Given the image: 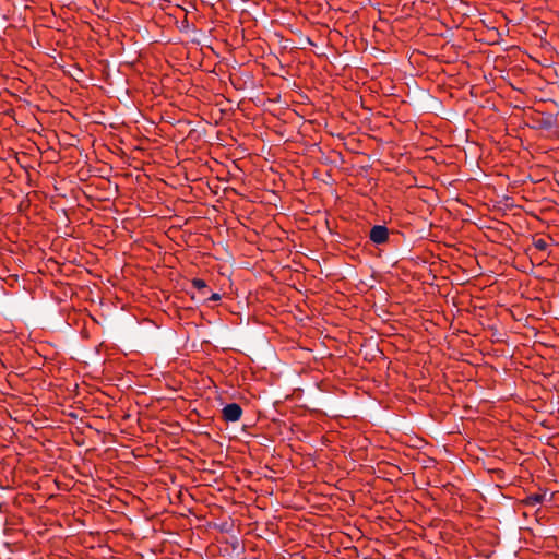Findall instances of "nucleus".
Instances as JSON below:
<instances>
[{"instance_id": "f03ea898", "label": "nucleus", "mask_w": 559, "mask_h": 559, "mask_svg": "<svg viewBox=\"0 0 559 559\" xmlns=\"http://www.w3.org/2000/svg\"><path fill=\"white\" fill-rule=\"evenodd\" d=\"M222 414H223L224 420L234 423V421H237L240 419V417L242 415V408L237 403H230V404H227L222 409Z\"/></svg>"}, {"instance_id": "39448f33", "label": "nucleus", "mask_w": 559, "mask_h": 559, "mask_svg": "<svg viewBox=\"0 0 559 559\" xmlns=\"http://www.w3.org/2000/svg\"><path fill=\"white\" fill-rule=\"evenodd\" d=\"M543 499H544L543 495L535 493V495H530L526 498L525 502H526V504L534 507V506H536L538 503H542Z\"/></svg>"}, {"instance_id": "412c9836", "label": "nucleus", "mask_w": 559, "mask_h": 559, "mask_svg": "<svg viewBox=\"0 0 559 559\" xmlns=\"http://www.w3.org/2000/svg\"><path fill=\"white\" fill-rule=\"evenodd\" d=\"M524 150H526L528 153H531V147L530 146H525Z\"/></svg>"}, {"instance_id": "f3484780", "label": "nucleus", "mask_w": 559, "mask_h": 559, "mask_svg": "<svg viewBox=\"0 0 559 559\" xmlns=\"http://www.w3.org/2000/svg\"><path fill=\"white\" fill-rule=\"evenodd\" d=\"M355 142L354 141H350V142H345V146L347 147V150H353L348 144H354Z\"/></svg>"}, {"instance_id": "a211bd4d", "label": "nucleus", "mask_w": 559, "mask_h": 559, "mask_svg": "<svg viewBox=\"0 0 559 559\" xmlns=\"http://www.w3.org/2000/svg\"><path fill=\"white\" fill-rule=\"evenodd\" d=\"M106 292H107V300H108L110 298V296H111V292H110V289L108 287L106 288Z\"/></svg>"}, {"instance_id": "4468645a", "label": "nucleus", "mask_w": 559, "mask_h": 559, "mask_svg": "<svg viewBox=\"0 0 559 559\" xmlns=\"http://www.w3.org/2000/svg\"><path fill=\"white\" fill-rule=\"evenodd\" d=\"M108 135L114 136V138H115V136H118V138H121V136H122V134H121V133L116 134V133H114V132H109V133L107 132V136H108Z\"/></svg>"}, {"instance_id": "f257e3e1", "label": "nucleus", "mask_w": 559, "mask_h": 559, "mask_svg": "<svg viewBox=\"0 0 559 559\" xmlns=\"http://www.w3.org/2000/svg\"><path fill=\"white\" fill-rule=\"evenodd\" d=\"M71 147L69 143L62 142H53V145L50 146L48 151H46V155H44V160L46 163H57L58 160L66 157V151Z\"/></svg>"}, {"instance_id": "9d476101", "label": "nucleus", "mask_w": 559, "mask_h": 559, "mask_svg": "<svg viewBox=\"0 0 559 559\" xmlns=\"http://www.w3.org/2000/svg\"><path fill=\"white\" fill-rule=\"evenodd\" d=\"M110 441H109V438L107 437V444H109ZM112 449L111 447L107 445V450H106V453H107V460H109L111 457V453H112Z\"/></svg>"}, {"instance_id": "2eb2a0df", "label": "nucleus", "mask_w": 559, "mask_h": 559, "mask_svg": "<svg viewBox=\"0 0 559 559\" xmlns=\"http://www.w3.org/2000/svg\"><path fill=\"white\" fill-rule=\"evenodd\" d=\"M544 126L547 127V128H550L551 127V120L548 119L544 122Z\"/></svg>"}, {"instance_id": "6e6552de", "label": "nucleus", "mask_w": 559, "mask_h": 559, "mask_svg": "<svg viewBox=\"0 0 559 559\" xmlns=\"http://www.w3.org/2000/svg\"><path fill=\"white\" fill-rule=\"evenodd\" d=\"M192 285L199 289V290H202L204 288H206V283L203 281V280H200V278H194L192 281Z\"/></svg>"}, {"instance_id": "f8f14e48", "label": "nucleus", "mask_w": 559, "mask_h": 559, "mask_svg": "<svg viewBox=\"0 0 559 559\" xmlns=\"http://www.w3.org/2000/svg\"><path fill=\"white\" fill-rule=\"evenodd\" d=\"M221 299V295L217 293H214L211 295L210 300L217 301Z\"/></svg>"}, {"instance_id": "7ed1b4c3", "label": "nucleus", "mask_w": 559, "mask_h": 559, "mask_svg": "<svg viewBox=\"0 0 559 559\" xmlns=\"http://www.w3.org/2000/svg\"><path fill=\"white\" fill-rule=\"evenodd\" d=\"M388 228L383 225H376L370 230V239L377 245L384 243L388 240Z\"/></svg>"}, {"instance_id": "ddd939ff", "label": "nucleus", "mask_w": 559, "mask_h": 559, "mask_svg": "<svg viewBox=\"0 0 559 559\" xmlns=\"http://www.w3.org/2000/svg\"><path fill=\"white\" fill-rule=\"evenodd\" d=\"M496 143H497V150H498L499 152H503V150H504V148H503V146L501 145V142H500V141H497Z\"/></svg>"}, {"instance_id": "dca6fc26", "label": "nucleus", "mask_w": 559, "mask_h": 559, "mask_svg": "<svg viewBox=\"0 0 559 559\" xmlns=\"http://www.w3.org/2000/svg\"><path fill=\"white\" fill-rule=\"evenodd\" d=\"M106 396H107V399H109V397L112 400L115 399V396L112 395V393L109 390H107Z\"/></svg>"}, {"instance_id": "9b49d317", "label": "nucleus", "mask_w": 559, "mask_h": 559, "mask_svg": "<svg viewBox=\"0 0 559 559\" xmlns=\"http://www.w3.org/2000/svg\"><path fill=\"white\" fill-rule=\"evenodd\" d=\"M267 154V156H274V154L271 153V148L267 151L265 150V146L261 148V155Z\"/></svg>"}, {"instance_id": "423d86ee", "label": "nucleus", "mask_w": 559, "mask_h": 559, "mask_svg": "<svg viewBox=\"0 0 559 559\" xmlns=\"http://www.w3.org/2000/svg\"><path fill=\"white\" fill-rule=\"evenodd\" d=\"M37 150L40 152L41 154V158H44V155H46V151H48L50 148V142H33Z\"/></svg>"}, {"instance_id": "1a4fd4ad", "label": "nucleus", "mask_w": 559, "mask_h": 559, "mask_svg": "<svg viewBox=\"0 0 559 559\" xmlns=\"http://www.w3.org/2000/svg\"><path fill=\"white\" fill-rule=\"evenodd\" d=\"M534 246L538 250L543 251V250H546V248L548 247V243L544 239H537V240L534 241Z\"/></svg>"}, {"instance_id": "0eeeda50", "label": "nucleus", "mask_w": 559, "mask_h": 559, "mask_svg": "<svg viewBox=\"0 0 559 559\" xmlns=\"http://www.w3.org/2000/svg\"><path fill=\"white\" fill-rule=\"evenodd\" d=\"M121 503L120 499H114L112 495L109 496V499H107L106 504L107 508L110 507L111 511L116 512L119 508V504Z\"/></svg>"}, {"instance_id": "6ab92c4d", "label": "nucleus", "mask_w": 559, "mask_h": 559, "mask_svg": "<svg viewBox=\"0 0 559 559\" xmlns=\"http://www.w3.org/2000/svg\"><path fill=\"white\" fill-rule=\"evenodd\" d=\"M112 27H114V26L107 27V37H108V36H110V33H111V28H112Z\"/></svg>"}, {"instance_id": "20e7f679", "label": "nucleus", "mask_w": 559, "mask_h": 559, "mask_svg": "<svg viewBox=\"0 0 559 559\" xmlns=\"http://www.w3.org/2000/svg\"><path fill=\"white\" fill-rule=\"evenodd\" d=\"M107 201L110 199L111 195H115L118 191V183L111 182V180L107 179Z\"/></svg>"}, {"instance_id": "4be33fe9", "label": "nucleus", "mask_w": 559, "mask_h": 559, "mask_svg": "<svg viewBox=\"0 0 559 559\" xmlns=\"http://www.w3.org/2000/svg\"><path fill=\"white\" fill-rule=\"evenodd\" d=\"M109 210H110V207H109V206H107V207H106V211L108 212Z\"/></svg>"}, {"instance_id": "aec40b11", "label": "nucleus", "mask_w": 559, "mask_h": 559, "mask_svg": "<svg viewBox=\"0 0 559 559\" xmlns=\"http://www.w3.org/2000/svg\"><path fill=\"white\" fill-rule=\"evenodd\" d=\"M126 319H127V321H128L129 323H132V319H131V317H130V316H126Z\"/></svg>"}]
</instances>
